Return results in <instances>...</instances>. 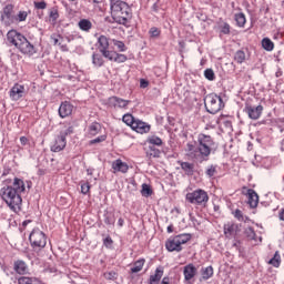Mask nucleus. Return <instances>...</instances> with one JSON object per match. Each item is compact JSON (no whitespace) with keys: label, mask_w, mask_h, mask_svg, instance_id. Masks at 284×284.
Here are the masks:
<instances>
[{"label":"nucleus","mask_w":284,"mask_h":284,"mask_svg":"<svg viewBox=\"0 0 284 284\" xmlns=\"http://www.w3.org/2000/svg\"><path fill=\"white\" fill-rule=\"evenodd\" d=\"M181 169L186 174V176H193L194 175V163L190 162H180Z\"/></svg>","instance_id":"obj_26"},{"label":"nucleus","mask_w":284,"mask_h":284,"mask_svg":"<svg viewBox=\"0 0 284 284\" xmlns=\"http://www.w3.org/2000/svg\"><path fill=\"white\" fill-rule=\"evenodd\" d=\"M219 28H220L221 34H230L232 30V27L230 26V23L223 22V21L219 24Z\"/></svg>","instance_id":"obj_41"},{"label":"nucleus","mask_w":284,"mask_h":284,"mask_svg":"<svg viewBox=\"0 0 284 284\" xmlns=\"http://www.w3.org/2000/svg\"><path fill=\"white\" fill-rule=\"evenodd\" d=\"M149 34H150V37H152V38L161 37V29H159V28H156V27H152V28L149 30Z\"/></svg>","instance_id":"obj_50"},{"label":"nucleus","mask_w":284,"mask_h":284,"mask_svg":"<svg viewBox=\"0 0 284 284\" xmlns=\"http://www.w3.org/2000/svg\"><path fill=\"white\" fill-rule=\"evenodd\" d=\"M103 245L104 247H112V245H114V241L112 240V237L110 235H108L104 240H103Z\"/></svg>","instance_id":"obj_52"},{"label":"nucleus","mask_w":284,"mask_h":284,"mask_svg":"<svg viewBox=\"0 0 284 284\" xmlns=\"http://www.w3.org/2000/svg\"><path fill=\"white\" fill-rule=\"evenodd\" d=\"M168 232H169V234H172V232H174V225H169L168 226Z\"/></svg>","instance_id":"obj_61"},{"label":"nucleus","mask_w":284,"mask_h":284,"mask_svg":"<svg viewBox=\"0 0 284 284\" xmlns=\"http://www.w3.org/2000/svg\"><path fill=\"white\" fill-rule=\"evenodd\" d=\"M7 40L11 45H14V48H17L21 54H24L26 57H33V54H37V47L28 41L26 36L14 30L8 32Z\"/></svg>","instance_id":"obj_4"},{"label":"nucleus","mask_w":284,"mask_h":284,"mask_svg":"<svg viewBox=\"0 0 284 284\" xmlns=\"http://www.w3.org/2000/svg\"><path fill=\"white\" fill-rule=\"evenodd\" d=\"M20 143L21 145L26 146V145H30V139L26 138V136H21L20 138Z\"/></svg>","instance_id":"obj_55"},{"label":"nucleus","mask_w":284,"mask_h":284,"mask_svg":"<svg viewBox=\"0 0 284 284\" xmlns=\"http://www.w3.org/2000/svg\"><path fill=\"white\" fill-rule=\"evenodd\" d=\"M104 278H106V281H116V278H119V273L115 271L105 272Z\"/></svg>","instance_id":"obj_46"},{"label":"nucleus","mask_w":284,"mask_h":284,"mask_svg":"<svg viewBox=\"0 0 284 284\" xmlns=\"http://www.w3.org/2000/svg\"><path fill=\"white\" fill-rule=\"evenodd\" d=\"M234 21H235L237 28H245V23H247V19L245 18V13H243V12L235 13Z\"/></svg>","instance_id":"obj_30"},{"label":"nucleus","mask_w":284,"mask_h":284,"mask_svg":"<svg viewBox=\"0 0 284 284\" xmlns=\"http://www.w3.org/2000/svg\"><path fill=\"white\" fill-rule=\"evenodd\" d=\"M278 216L281 221H284V209L280 211Z\"/></svg>","instance_id":"obj_60"},{"label":"nucleus","mask_w":284,"mask_h":284,"mask_svg":"<svg viewBox=\"0 0 284 284\" xmlns=\"http://www.w3.org/2000/svg\"><path fill=\"white\" fill-rule=\"evenodd\" d=\"M105 225H114L116 223V220L114 219V215L109 214L104 217Z\"/></svg>","instance_id":"obj_51"},{"label":"nucleus","mask_w":284,"mask_h":284,"mask_svg":"<svg viewBox=\"0 0 284 284\" xmlns=\"http://www.w3.org/2000/svg\"><path fill=\"white\" fill-rule=\"evenodd\" d=\"M202 281H210L214 276V267L207 266L201 268Z\"/></svg>","instance_id":"obj_27"},{"label":"nucleus","mask_w":284,"mask_h":284,"mask_svg":"<svg viewBox=\"0 0 284 284\" xmlns=\"http://www.w3.org/2000/svg\"><path fill=\"white\" fill-rule=\"evenodd\" d=\"M234 61H236V63H243L245 61V51L243 50H239L235 52L234 54Z\"/></svg>","instance_id":"obj_43"},{"label":"nucleus","mask_w":284,"mask_h":284,"mask_svg":"<svg viewBox=\"0 0 284 284\" xmlns=\"http://www.w3.org/2000/svg\"><path fill=\"white\" fill-rule=\"evenodd\" d=\"M78 28H80L82 32H89L90 30H92V22L88 19H82L79 21Z\"/></svg>","instance_id":"obj_31"},{"label":"nucleus","mask_w":284,"mask_h":284,"mask_svg":"<svg viewBox=\"0 0 284 284\" xmlns=\"http://www.w3.org/2000/svg\"><path fill=\"white\" fill-rule=\"evenodd\" d=\"M112 168V173L113 174H119V172L121 174H128L129 170H130V165H128L125 162H123V160L118 159L114 160L111 164Z\"/></svg>","instance_id":"obj_16"},{"label":"nucleus","mask_w":284,"mask_h":284,"mask_svg":"<svg viewBox=\"0 0 284 284\" xmlns=\"http://www.w3.org/2000/svg\"><path fill=\"white\" fill-rule=\"evenodd\" d=\"M33 7L34 10H45L48 8V2H45V0L34 1Z\"/></svg>","instance_id":"obj_45"},{"label":"nucleus","mask_w":284,"mask_h":284,"mask_svg":"<svg viewBox=\"0 0 284 284\" xmlns=\"http://www.w3.org/2000/svg\"><path fill=\"white\" fill-rule=\"evenodd\" d=\"M244 236L247 239V241H256V232L252 226L245 229Z\"/></svg>","instance_id":"obj_35"},{"label":"nucleus","mask_w":284,"mask_h":284,"mask_svg":"<svg viewBox=\"0 0 284 284\" xmlns=\"http://www.w3.org/2000/svg\"><path fill=\"white\" fill-rule=\"evenodd\" d=\"M29 241L33 250H43L48 245V236L39 229H33L29 235Z\"/></svg>","instance_id":"obj_8"},{"label":"nucleus","mask_w":284,"mask_h":284,"mask_svg":"<svg viewBox=\"0 0 284 284\" xmlns=\"http://www.w3.org/2000/svg\"><path fill=\"white\" fill-rule=\"evenodd\" d=\"M29 223H32V221L26 220V221L22 223L23 227H27Z\"/></svg>","instance_id":"obj_64"},{"label":"nucleus","mask_w":284,"mask_h":284,"mask_svg":"<svg viewBox=\"0 0 284 284\" xmlns=\"http://www.w3.org/2000/svg\"><path fill=\"white\" fill-rule=\"evenodd\" d=\"M122 121L123 123H125V125H129V128L132 129L136 119L131 113H126L122 116Z\"/></svg>","instance_id":"obj_33"},{"label":"nucleus","mask_w":284,"mask_h":284,"mask_svg":"<svg viewBox=\"0 0 284 284\" xmlns=\"http://www.w3.org/2000/svg\"><path fill=\"white\" fill-rule=\"evenodd\" d=\"M150 124L139 119H135V122L133 123L131 130H134V132H138V134H148V132H150Z\"/></svg>","instance_id":"obj_18"},{"label":"nucleus","mask_w":284,"mask_h":284,"mask_svg":"<svg viewBox=\"0 0 284 284\" xmlns=\"http://www.w3.org/2000/svg\"><path fill=\"white\" fill-rule=\"evenodd\" d=\"M160 284H170V277H163Z\"/></svg>","instance_id":"obj_59"},{"label":"nucleus","mask_w":284,"mask_h":284,"mask_svg":"<svg viewBox=\"0 0 284 284\" xmlns=\"http://www.w3.org/2000/svg\"><path fill=\"white\" fill-rule=\"evenodd\" d=\"M109 61H114V63H125L128 61V55L123 53H116V51H112L109 57H106Z\"/></svg>","instance_id":"obj_24"},{"label":"nucleus","mask_w":284,"mask_h":284,"mask_svg":"<svg viewBox=\"0 0 284 284\" xmlns=\"http://www.w3.org/2000/svg\"><path fill=\"white\" fill-rule=\"evenodd\" d=\"M148 85H150V82L145 79H141L140 80V87L141 88H148Z\"/></svg>","instance_id":"obj_56"},{"label":"nucleus","mask_w":284,"mask_h":284,"mask_svg":"<svg viewBox=\"0 0 284 284\" xmlns=\"http://www.w3.org/2000/svg\"><path fill=\"white\" fill-rule=\"evenodd\" d=\"M244 112L247 113L248 119H252V121H258L263 114V105L253 106L252 104H246Z\"/></svg>","instance_id":"obj_12"},{"label":"nucleus","mask_w":284,"mask_h":284,"mask_svg":"<svg viewBox=\"0 0 284 284\" xmlns=\"http://www.w3.org/2000/svg\"><path fill=\"white\" fill-rule=\"evenodd\" d=\"M45 174H47L45 169H39L38 170V176H45Z\"/></svg>","instance_id":"obj_57"},{"label":"nucleus","mask_w":284,"mask_h":284,"mask_svg":"<svg viewBox=\"0 0 284 284\" xmlns=\"http://www.w3.org/2000/svg\"><path fill=\"white\" fill-rule=\"evenodd\" d=\"M74 110V105L70 103L69 101H64L60 104L59 108V115L61 119H65V116H70L72 114V111Z\"/></svg>","instance_id":"obj_20"},{"label":"nucleus","mask_w":284,"mask_h":284,"mask_svg":"<svg viewBox=\"0 0 284 284\" xmlns=\"http://www.w3.org/2000/svg\"><path fill=\"white\" fill-rule=\"evenodd\" d=\"M262 48H264V50L267 52H272V50H274V42H272L270 38H264L262 40Z\"/></svg>","instance_id":"obj_37"},{"label":"nucleus","mask_w":284,"mask_h":284,"mask_svg":"<svg viewBox=\"0 0 284 284\" xmlns=\"http://www.w3.org/2000/svg\"><path fill=\"white\" fill-rule=\"evenodd\" d=\"M141 194L142 196H152V187L148 184H142Z\"/></svg>","instance_id":"obj_47"},{"label":"nucleus","mask_w":284,"mask_h":284,"mask_svg":"<svg viewBox=\"0 0 284 284\" xmlns=\"http://www.w3.org/2000/svg\"><path fill=\"white\" fill-rule=\"evenodd\" d=\"M225 239H236L241 232V226L234 222H227L223 226Z\"/></svg>","instance_id":"obj_10"},{"label":"nucleus","mask_w":284,"mask_h":284,"mask_svg":"<svg viewBox=\"0 0 284 284\" xmlns=\"http://www.w3.org/2000/svg\"><path fill=\"white\" fill-rule=\"evenodd\" d=\"M22 194H26V182L19 178H14L11 185L2 187L0 191L2 201L16 214L21 212V205L23 204Z\"/></svg>","instance_id":"obj_1"},{"label":"nucleus","mask_w":284,"mask_h":284,"mask_svg":"<svg viewBox=\"0 0 284 284\" xmlns=\"http://www.w3.org/2000/svg\"><path fill=\"white\" fill-rule=\"evenodd\" d=\"M13 14H14V6L7 4L2 10L1 19L6 23H12V19H14Z\"/></svg>","instance_id":"obj_19"},{"label":"nucleus","mask_w":284,"mask_h":284,"mask_svg":"<svg viewBox=\"0 0 284 284\" xmlns=\"http://www.w3.org/2000/svg\"><path fill=\"white\" fill-rule=\"evenodd\" d=\"M109 108H114L115 110L119 108L120 110H128V105H130V100H124L116 95H113L108 99Z\"/></svg>","instance_id":"obj_13"},{"label":"nucleus","mask_w":284,"mask_h":284,"mask_svg":"<svg viewBox=\"0 0 284 284\" xmlns=\"http://www.w3.org/2000/svg\"><path fill=\"white\" fill-rule=\"evenodd\" d=\"M57 21H59V7H53L49 10V23L57 26Z\"/></svg>","instance_id":"obj_25"},{"label":"nucleus","mask_w":284,"mask_h":284,"mask_svg":"<svg viewBox=\"0 0 284 284\" xmlns=\"http://www.w3.org/2000/svg\"><path fill=\"white\" fill-rule=\"evenodd\" d=\"M92 62L97 65V68H101L105 61L103 60V55L100 53H93L92 55Z\"/></svg>","instance_id":"obj_38"},{"label":"nucleus","mask_w":284,"mask_h":284,"mask_svg":"<svg viewBox=\"0 0 284 284\" xmlns=\"http://www.w3.org/2000/svg\"><path fill=\"white\" fill-rule=\"evenodd\" d=\"M148 155L153 159H159V156H161V150H159L154 146H150Z\"/></svg>","instance_id":"obj_44"},{"label":"nucleus","mask_w":284,"mask_h":284,"mask_svg":"<svg viewBox=\"0 0 284 284\" xmlns=\"http://www.w3.org/2000/svg\"><path fill=\"white\" fill-rule=\"evenodd\" d=\"M212 148H214V140L212 136L203 133L199 134L197 142H189L186 144V150L190 156L201 163H203V161H207L210 154H212Z\"/></svg>","instance_id":"obj_2"},{"label":"nucleus","mask_w":284,"mask_h":284,"mask_svg":"<svg viewBox=\"0 0 284 284\" xmlns=\"http://www.w3.org/2000/svg\"><path fill=\"white\" fill-rule=\"evenodd\" d=\"M189 241H192V234H179L173 237H170L165 242V247L168 252H181L183 250L182 245H185V243H189Z\"/></svg>","instance_id":"obj_6"},{"label":"nucleus","mask_w":284,"mask_h":284,"mask_svg":"<svg viewBox=\"0 0 284 284\" xmlns=\"http://www.w3.org/2000/svg\"><path fill=\"white\" fill-rule=\"evenodd\" d=\"M196 274H199V268H196L194 264L190 263L183 267L184 281H186V283H192Z\"/></svg>","instance_id":"obj_17"},{"label":"nucleus","mask_w":284,"mask_h":284,"mask_svg":"<svg viewBox=\"0 0 284 284\" xmlns=\"http://www.w3.org/2000/svg\"><path fill=\"white\" fill-rule=\"evenodd\" d=\"M268 265H272L273 267H281V254L275 252L274 256L268 261Z\"/></svg>","instance_id":"obj_36"},{"label":"nucleus","mask_w":284,"mask_h":284,"mask_svg":"<svg viewBox=\"0 0 284 284\" xmlns=\"http://www.w3.org/2000/svg\"><path fill=\"white\" fill-rule=\"evenodd\" d=\"M206 176H209V179H213V176H216V174H219V165H214L211 164L205 172Z\"/></svg>","instance_id":"obj_34"},{"label":"nucleus","mask_w":284,"mask_h":284,"mask_svg":"<svg viewBox=\"0 0 284 284\" xmlns=\"http://www.w3.org/2000/svg\"><path fill=\"white\" fill-rule=\"evenodd\" d=\"M242 194H244V196H246L247 204L250 205V207H252V209L258 207V193H256V191L244 186L242 189Z\"/></svg>","instance_id":"obj_11"},{"label":"nucleus","mask_w":284,"mask_h":284,"mask_svg":"<svg viewBox=\"0 0 284 284\" xmlns=\"http://www.w3.org/2000/svg\"><path fill=\"white\" fill-rule=\"evenodd\" d=\"M143 265H145V258H140L134 262L133 267H131V274H138L143 270Z\"/></svg>","instance_id":"obj_32"},{"label":"nucleus","mask_w":284,"mask_h":284,"mask_svg":"<svg viewBox=\"0 0 284 284\" xmlns=\"http://www.w3.org/2000/svg\"><path fill=\"white\" fill-rule=\"evenodd\" d=\"M124 224H125V220H123V217H120V219L118 220V225H119V227H123Z\"/></svg>","instance_id":"obj_58"},{"label":"nucleus","mask_w":284,"mask_h":284,"mask_svg":"<svg viewBox=\"0 0 284 284\" xmlns=\"http://www.w3.org/2000/svg\"><path fill=\"white\" fill-rule=\"evenodd\" d=\"M204 105L206 108V112L210 114H216L217 112H221L223 108H225V102H223L222 97L211 93L204 98Z\"/></svg>","instance_id":"obj_7"},{"label":"nucleus","mask_w":284,"mask_h":284,"mask_svg":"<svg viewBox=\"0 0 284 284\" xmlns=\"http://www.w3.org/2000/svg\"><path fill=\"white\" fill-rule=\"evenodd\" d=\"M105 139H108L106 135H100V136H98L97 139L91 140V141H90V144H91V145H94V144H97V143H103V141H105Z\"/></svg>","instance_id":"obj_53"},{"label":"nucleus","mask_w":284,"mask_h":284,"mask_svg":"<svg viewBox=\"0 0 284 284\" xmlns=\"http://www.w3.org/2000/svg\"><path fill=\"white\" fill-rule=\"evenodd\" d=\"M152 10L153 12H159V4L154 3Z\"/></svg>","instance_id":"obj_62"},{"label":"nucleus","mask_w":284,"mask_h":284,"mask_svg":"<svg viewBox=\"0 0 284 284\" xmlns=\"http://www.w3.org/2000/svg\"><path fill=\"white\" fill-rule=\"evenodd\" d=\"M13 270L17 274H20V276H23L28 274V264H26V262H23L22 260H17L13 263Z\"/></svg>","instance_id":"obj_21"},{"label":"nucleus","mask_w":284,"mask_h":284,"mask_svg":"<svg viewBox=\"0 0 284 284\" xmlns=\"http://www.w3.org/2000/svg\"><path fill=\"white\" fill-rule=\"evenodd\" d=\"M113 45H115V48H118L119 52H125L128 50V47L125 45V43L123 41L120 40H112Z\"/></svg>","instance_id":"obj_42"},{"label":"nucleus","mask_w":284,"mask_h":284,"mask_svg":"<svg viewBox=\"0 0 284 284\" xmlns=\"http://www.w3.org/2000/svg\"><path fill=\"white\" fill-rule=\"evenodd\" d=\"M81 194L88 195L90 194V190L92 189V185L88 181H81Z\"/></svg>","instance_id":"obj_40"},{"label":"nucleus","mask_w":284,"mask_h":284,"mask_svg":"<svg viewBox=\"0 0 284 284\" xmlns=\"http://www.w3.org/2000/svg\"><path fill=\"white\" fill-rule=\"evenodd\" d=\"M98 50L101 52L104 59H108V57H110V53L112 51H110V40L108 39V37L100 36L98 38Z\"/></svg>","instance_id":"obj_14"},{"label":"nucleus","mask_w":284,"mask_h":284,"mask_svg":"<svg viewBox=\"0 0 284 284\" xmlns=\"http://www.w3.org/2000/svg\"><path fill=\"white\" fill-rule=\"evenodd\" d=\"M18 284H43V282L37 277L21 276L18 278Z\"/></svg>","instance_id":"obj_29"},{"label":"nucleus","mask_w":284,"mask_h":284,"mask_svg":"<svg viewBox=\"0 0 284 284\" xmlns=\"http://www.w3.org/2000/svg\"><path fill=\"white\" fill-rule=\"evenodd\" d=\"M93 173H94V170H92V169H88V170H87V174H88L89 176H92Z\"/></svg>","instance_id":"obj_63"},{"label":"nucleus","mask_w":284,"mask_h":284,"mask_svg":"<svg viewBox=\"0 0 284 284\" xmlns=\"http://www.w3.org/2000/svg\"><path fill=\"white\" fill-rule=\"evenodd\" d=\"M148 143L150 145H158V148H161V145H163V140L156 135H151L148 138Z\"/></svg>","instance_id":"obj_39"},{"label":"nucleus","mask_w":284,"mask_h":284,"mask_svg":"<svg viewBox=\"0 0 284 284\" xmlns=\"http://www.w3.org/2000/svg\"><path fill=\"white\" fill-rule=\"evenodd\" d=\"M185 201L196 207H207V203H210V194L203 189H196L186 193Z\"/></svg>","instance_id":"obj_5"},{"label":"nucleus","mask_w":284,"mask_h":284,"mask_svg":"<svg viewBox=\"0 0 284 284\" xmlns=\"http://www.w3.org/2000/svg\"><path fill=\"white\" fill-rule=\"evenodd\" d=\"M70 132H72V126L57 136L54 143L51 145V152H62V150H65V145H68L65 136H68Z\"/></svg>","instance_id":"obj_9"},{"label":"nucleus","mask_w":284,"mask_h":284,"mask_svg":"<svg viewBox=\"0 0 284 284\" xmlns=\"http://www.w3.org/2000/svg\"><path fill=\"white\" fill-rule=\"evenodd\" d=\"M28 19V12L27 11H19L17 16V21H26Z\"/></svg>","instance_id":"obj_54"},{"label":"nucleus","mask_w":284,"mask_h":284,"mask_svg":"<svg viewBox=\"0 0 284 284\" xmlns=\"http://www.w3.org/2000/svg\"><path fill=\"white\" fill-rule=\"evenodd\" d=\"M111 17L115 23L130 28L132 21V8L125 1H111Z\"/></svg>","instance_id":"obj_3"},{"label":"nucleus","mask_w":284,"mask_h":284,"mask_svg":"<svg viewBox=\"0 0 284 284\" xmlns=\"http://www.w3.org/2000/svg\"><path fill=\"white\" fill-rule=\"evenodd\" d=\"M233 214H234V217L237 219V221H248L250 220V219L243 216L242 210L236 209Z\"/></svg>","instance_id":"obj_49"},{"label":"nucleus","mask_w":284,"mask_h":284,"mask_svg":"<svg viewBox=\"0 0 284 284\" xmlns=\"http://www.w3.org/2000/svg\"><path fill=\"white\" fill-rule=\"evenodd\" d=\"M51 41H53V45H60V50L62 52H68L70 49L68 48V44H61L63 41V36L59 33L51 34Z\"/></svg>","instance_id":"obj_22"},{"label":"nucleus","mask_w":284,"mask_h":284,"mask_svg":"<svg viewBox=\"0 0 284 284\" xmlns=\"http://www.w3.org/2000/svg\"><path fill=\"white\" fill-rule=\"evenodd\" d=\"M204 77L205 79H207L209 81H214L216 79V75L214 74V70L212 69H206L204 71Z\"/></svg>","instance_id":"obj_48"},{"label":"nucleus","mask_w":284,"mask_h":284,"mask_svg":"<svg viewBox=\"0 0 284 284\" xmlns=\"http://www.w3.org/2000/svg\"><path fill=\"white\" fill-rule=\"evenodd\" d=\"M163 274H164L163 266H159L155 270L154 274L150 275L149 284H159V283H161V278H163Z\"/></svg>","instance_id":"obj_23"},{"label":"nucleus","mask_w":284,"mask_h":284,"mask_svg":"<svg viewBox=\"0 0 284 284\" xmlns=\"http://www.w3.org/2000/svg\"><path fill=\"white\" fill-rule=\"evenodd\" d=\"M101 132V124L99 122H92L88 128V134L90 138L97 136Z\"/></svg>","instance_id":"obj_28"},{"label":"nucleus","mask_w":284,"mask_h":284,"mask_svg":"<svg viewBox=\"0 0 284 284\" xmlns=\"http://www.w3.org/2000/svg\"><path fill=\"white\" fill-rule=\"evenodd\" d=\"M9 97L11 101H19L20 99H23V97H26V87L20 83H16L9 91Z\"/></svg>","instance_id":"obj_15"}]
</instances>
